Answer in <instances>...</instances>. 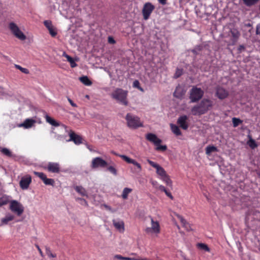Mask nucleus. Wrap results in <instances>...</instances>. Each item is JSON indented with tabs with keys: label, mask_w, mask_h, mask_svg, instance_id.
<instances>
[{
	"label": "nucleus",
	"mask_w": 260,
	"mask_h": 260,
	"mask_svg": "<svg viewBox=\"0 0 260 260\" xmlns=\"http://www.w3.org/2000/svg\"><path fill=\"white\" fill-rule=\"evenodd\" d=\"M45 118L46 119V121L51 125L54 126H60V128L62 129H64L66 132L69 133L70 138L69 140H66L67 142L72 141L76 145H79L82 143V138H81V137L76 134L71 130L69 129L68 127L67 126L63 124L60 125L59 123V122L56 121L53 118L50 117L47 114L45 115Z\"/></svg>",
	"instance_id": "nucleus-1"
},
{
	"label": "nucleus",
	"mask_w": 260,
	"mask_h": 260,
	"mask_svg": "<svg viewBox=\"0 0 260 260\" xmlns=\"http://www.w3.org/2000/svg\"><path fill=\"white\" fill-rule=\"evenodd\" d=\"M212 101L204 99L199 104L194 106L191 109L193 115L198 116L205 114L212 107Z\"/></svg>",
	"instance_id": "nucleus-2"
},
{
	"label": "nucleus",
	"mask_w": 260,
	"mask_h": 260,
	"mask_svg": "<svg viewBox=\"0 0 260 260\" xmlns=\"http://www.w3.org/2000/svg\"><path fill=\"white\" fill-rule=\"evenodd\" d=\"M127 126L132 129H136L143 126L140 118L131 113H127L125 117Z\"/></svg>",
	"instance_id": "nucleus-3"
},
{
	"label": "nucleus",
	"mask_w": 260,
	"mask_h": 260,
	"mask_svg": "<svg viewBox=\"0 0 260 260\" xmlns=\"http://www.w3.org/2000/svg\"><path fill=\"white\" fill-rule=\"evenodd\" d=\"M127 92L120 88L115 89L111 94V96L124 105H127Z\"/></svg>",
	"instance_id": "nucleus-4"
},
{
	"label": "nucleus",
	"mask_w": 260,
	"mask_h": 260,
	"mask_svg": "<svg viewBox=\"0 0 260 260\" xmlns=\"http://www.w3.org/2000/svg\"><path fill=\"white\" fill-rule=\"evenodd\" d=\"M203 95L204 91L201 88L193 86L190 90L189 99L190 102H196L200 100Z\"/></svg>",
	"instance_id": "nucleus-5"
},
{
	"label": "nucleus",
	"mask_w": 260,
	"mask_h": 260,
	"mask_svg": "<svg viewBox=\"0 0 260 260\" xmlns=\"http://www.w3.org/2000/svg\"><path fill=\"white\" fill-rule=\"evenodd\" d=\"M9 28L12 34L18 39L23 41L26 39L25 35L20 30L18 26L14 22H10Z\"/></svg>",
	"instance_id": "nucleus-6"
},
{
	"label": "nucleus",
	"mask_w": 260,
	"mask_h": 260,
	"mask_svg": "<svg viewBox=\"0 0 260 260\" xmlns=\"http://www.w3.org/2000/svg\"><path fill=\"white\" fill-rule=\"evenodd\" d=\"M10 209L17 216H20L24 212L23 205L16 200H12L10 202Z\"/></svg>",
	"instance_id": "nucleus-7"
},
{
	"label": "nucleus",
	"mask_w": 260,
	"mask_h": 260,
	"mask_svg": "<svg viewBox=\"0 0 260 260\" xmlns=\"http://www.w3.org/2000/svg\"><path fill=\"white\" fill-rule=\"evenodd\" d=\"M226 37L231 38L232 44H234L239 39L240 33L239 30L235 28H229L228 32H224Z\"/></svg>",
	"instance_id": "nucleus-8"
},
{
	"label": "nucleus",
	"mask_w": 260,
	"mask_h": 260,
	"mask_svg": "<svg viewBox=\"0 0 260 260\" xmlns=\"http://www.w3.org/2000/svg\"><path fill=\"white\" fill-rule=\"evenodd\" d=\"M154 8V6L150 3L148 2L144 4L142 9V14L145 20H147L149 18Z\"/></svg>",
	"instance_id": "nucleus-9"
},
{
	"label": "nucleus",
	"mask_w": 260,
	"mask_h": 260,
	"mask_svg": "<svg viewBox=\"0 0 260 260\" xmlns=\"http://www.w3.org/2000/svg\"><path fill=\"white\" fill-rule=\"evenodd\" d=\"M107 162L101 157H97L92 160L91 167L92 169L105 168L107 166Z\"/></svg>",
	"instance_id": "nucleus-10"
},
{
	"label": "nucleus",
	"mask_w": 260,
	"mask_h": 260,
	"mask_svg": "<svg viewBox=\"0 0 260 260\" xmlns=\"http://www.w3.org/2000/svg\"><path fill=\"white\" fill-rule=\"evenodd\" d=\"M151 227L147 228L145 229V232L147 233H156L158 234L160 232V226L158 221H154L153 218H151Z\"/></svg>",
	"instance_id": "nucleus-11"
},
{
	"label": "nucleus",
	"mask_w": 260,
	"mask_h": 260,
	"mask_svg": "<svg viewBox=\"0 0 260 260\" xmlns=\"http://www.w3.org/2000/svg\"><path fill=\"white\" fill-rule=\"evenodd\" d=\"M36 123V120L32 118L26 119L23 123L18 125L19 127H22L24 128L28 129L32 127Z\"/></svg>",
	"instance_id": "nucleus-12"
},
{
	"label": "nucleus",
	"mask_w": 260,
	"mask_h": 260,
	"mask_svg": "<svg viewBox=\"0 0 260 260\" xmlns=\"http://www.w3.org/2000/svg\"><path fill=\"white\" fill-rule=\"evenodd\" d=\"M187 116L186 115H183L179 117L177 120V123L179 125L180 127H181L183 129H187L188 125L187 122Z\"/></svg>",
	"instance_id": "nucleus-13"
},
{
	"label": "nucleus",
	"mask_w": 260,
	"mask_h": 260,
	"mask_svg": "<svg viewBox=\"0 0 260 260\" xmlns=\"http://www.w3.org/2000/svg\"><path fill=\"white\" fill-rule=\"evenodd\" d=\"M112 221L113 225L119 232H124L125 228L123 221L121 220L113 219Z\"/></svg>",
	"instance_id": "nucleus-14"
},
{
	"label": "nucleus",
	"mask_w": 260,
	"mask_h": 260,
	"mask_svg": "<svg viewBox=\"0 0 260 260\" xmlns=\"http://www.w3.org/2000/svg\"><path fill=\"white\" fill-rule=\"evenodd\" d=\"M146 139L153 143L154 145L160 144L161 143V140L157 138L156 135L152 133H149L146 136Z\"/></svg>",
	"instance_id": "nucleus-15"
},
{
	"label": "nucleus",
	"mask_w": 260,
	"mask_h": 260,
	"mask_svg": "<svg viewBox=\"0 0 260 260\" xmlns=\"http://www.w3.org/2000/svg\"><path fill=\"white\" fill-rule=\"evenodd\" d=\"M216 95L219 99L223 100L228 97L229 92L225 89L219 87L216 89Z\"/></svg>",
	"instance_id": "nucleus-16"
},
{
	"label": "nucleus",
	"mask_w": 260,
	"mask_h": 260,
	"mask_svg": "<svg viewBox=\"0 0 260 260\" xmlns=\"http://www.w3.org/2000/svg\"><path fill=\"white\" fill-rule=\"evenodd\" d=\"M47 169L50 172L57 173L59 170V165L57 163L49 162Z\"/></svg>",
	"instance_id": "nucleus-17"
},
{
	"label": "nucleus",
	"mask_w": 260,
	"mask_h": 260,
	"mask_svg": "<svg viewBox=\"0 0 260 260\" xmlns=\"http://www.w3.org/2000/svg\"><path fill=\"white\" fill-rule=\"evenodd\" d=\"M185 94V91L183 90L182 88L180 86L176 87L175 91L174 92V95L177 98L181 99Z\"/></svg>",
	"instance_id": "nucleus-18"
},
{
	"label": "nucleus",
	"mask_w": 260,
	"mask_h": 260,
	"mask_svg": "<svg viewBox=\"0 0 260 260\" xmlns=\"http://www.w3.org/2000/svg\"><path fill=\"white\" fill-rule=\"evenodd\" d=\"M62 56L67 58V60L70 62V66L72 68L77 67V64L75 62V60L68 55L65 52L63 53Z\"/></svg>",
	"instance_id": "nucleus-19"
},
{
	"label": "nucleus",
	"mask_w": 260,
	"mask_h": 260,
	"mask_svg": "<svg viewBox=\"0 0 260 260\" xmlns=\"http://www.w3.org/2000/svg\"><path fill=\"white\" fill-rule=\"evenodd\" d=\"M31 180H20L19 182L20 186L22 189H26L28 188L30 184Z\"/></svg>",
	"instance_id": "nucleus-20"
},
{
	"label": "nucleus",
	"mask_w": 260,
	"mask_h": 260,
	"mask_svg": "<svg viewBox=\"0 0 260 260\" xmlns=\"http://www.w3.org/2000/svg\"><path fill=\"white\" fill-rule=\"evenodd\" d=\"M14 219V216L11 214H8L6 215L5 217L1 219V222L2 224H8V222L13 220Z\"/></svg>",
	"instance_id": "nucleus-21"
},
{
	"label": "nucleus",
	"mask_w": 260,
	"mask_h": 260,
	"mask_svg": "<svg viewBox=\"0 0 260 260\" xmlns=\"http://www.w3.org/2000/svg\"><path fill=\"white\" fill-rule=\"evenodd\" d=\"M75 190L82 196H87L86 191L81 186H75L74 187Z\"/></svg>",
	"instance_id": "nucleus-22"
},
{
	"label": "nucleus",
	"mask_w": 260,
	"mask_h": 260,
	"mask_svg": "<svg viewBox=\"0 0 260 260\" xmlns=\"http://www.w3.org/2000/svg\"><path fill=\"white\" fill-rule=\"evenodd\" d=\"M218 151L217 147L214 146H208L206 148V154L208 155H210L213 152Z\"/></svg>",
	"instance_id": "nucleus-23"
},
{
	"label": "nucleus",
	"mask_w": 260,
	"mask_h": 260,
	"mask_svg": "<svg viewBox=\"0 0 260 260\" xmlns=\"http://www.w3.org/2000/svg\"><path fill=\"white\" fill-rule=\"evenodd\" d=\"M170 127L172 131L174 134H175L177 136H180L181 135L180 130L178 126L171 123L170 124Z\"/></svg>",
	"instance_id": "nucleus-24"
},
{
	"label": "nucleus",
	"mask_w": 260,
	"mask_h": 260,
	"mask_svg": "<svg viewBox=\"0 0 260 260\" xmlns=\"http://www.w3.org/2000/svg\"><path fill=\"white\" fill-rule=\"evenodd\" d=\"M79 80L84 85L87 86L91 85L92 82L87 76H83L79 78Z\"/></svg>",
	"instance_id": "nucleus-25"
},
{
	"label": "nucleus",
	"mask_w": 260,
	"mask_h": 260,
	"mask_svg": "<svg viewBox=\"0 0 260 260\" xmlns=\"http://www.w3.org/2000/svg\"><path fill=\"white\" fill-rule=\"evenodd\" d=\"M156 169L157 173L161 177H167L165 171L160 166H159L158 167H157Z\"/></svg>",
	"instance_id": "nucleus-26"
},
{
	"label": "nucleus",
	"mask_w": 260,
	"mask_h": 260,
	"mask_svg": "<svg viewBox=\"0 0 260 260\" xmlns=\"http://www.w3.org/2000/svg\"><path fill=\"white\" fill-rule=\"evenodd\" d=\"M132 191V189L129 188H125L122 192V197L123 199H126L128 194Z\"/></svg>",
	"instance_id": "nucleus-27"
},
{
	"label": "nucleus",
	"mask_w": 260,
	"mask_h": 260,
	"mask_svg": "<svg viewBox=\"0 0 260 260\" xmlns=\"http://www.w3.org/2000/svg\"><path fill=\"white\" fill-rule=\"evenodd\" d=\"M249 138V141L247 142V144L249 145V146L252 148V149H254L255 148V147H257V145L255 142V141L252 139L251 138V137H250V136H248Z\"/></svg>",
	"instance_id": "nucleus-28"
},
{
	"label": "nucleus",
	"mask_w": 260,
	"mask_h": 260,
	"mask_svg": "<svg viewBox=\"0 0 260 260\" xmlns=\"http://www.w3.org/2000/svg\"><path fill=\"white\" fill-rule=\"evenodd\" d=\"M1 152L4 154V155L9 156L11 157L12 156V153L11 151L6 148H1Z\"/></svg>",
	"instance_id": "nucleus-29"
},
{
	"label": "nucleus",
	"mask_w": 260,
	"mask_h": 260,
	"mask_svg": "<svg viewBox=\"0 0 260 260\" xmlns=\"http://www.w3.org/2000/svg\"><path fill=\"white\" fill-rule=\"evenodd\" d=\"M197 247L198 248L200 249L204 250L206 251L209 252L210 251V248L208 247L207 245L204 243H198L197 244Z\"/></svg>",
	"instance_id": "nucleus-30"
},
{
	"label": "nucleus",
	"mask_w": 260,
	"mask_h": 260,
	"mask_svg": "<svg viewBox=\"0 0 260 260\" xmlns=\"http://www.w3.org/2000/svg\"><path fill=\"white\" fill-rule=\"evenodd\" d=\"M45 250L46 254L49 258H55L56 257V254L55 253H52L49 247L46 246L45 247Z\"/></svg>",
	"instance_id": "nucleus-31"
},
{
	"label": "nucleus",
	"mask_w": 260,
	"mask_h": 260,
	"mask_svg": "<svg viewBox=\"0 0 260 260\" xmlns=\"http://www.w3.org/2000/svg\"><path fill=\"white\" fill-rule=\"evenodd\" d=\"M130 164H133L136 167V171L140 172L141 170V165L137 162L135 160H130Z\"/></svg>",
	"instance_id": "nucleus-32"
},
{
	"label": "nucleus",
	"mask_w": 260,
	"mask_h": 260,
	"mask_svg": "<svg viewBox=\"0 0 260 260\" xmlns=\"http://www.w3.org/2000/svg\"><path fill=\"white\" fill-rule=\"evenodd\" d=\"M9 202V199L7 197L3 196L0 198V207L6 205Z\"/></svg>",
	"instance_id": "nucleus-33"
},
{
	"label": "nucleus",
	"mask_w": 260,
	"mask_h": 260,
	"mask_svg": "<svg viewBox=\"0 0 260 260\" xmlns=\"http://www.w3.org/2000/svg\"><path fill=\"white\" fill-rule=\"evenodd\" d=\"M48 30L49 34L52 37H54L56 36L57 30L56 28L54 26H52L51 27L49 28Z\"/></svg>",
	"instance_id": "nucleus-34"
},
{
	"label": "nucleus",
	"mask_w": 260,
	"mask_h": 260,
	"mask_svg": "<svg viewBox=\"0 0 260 260\" xmlns=\"http://www.w3.org/2000/svg\"><path fill=\"white\" fill-rule=\"evenodd\" d=\"M76 201L77 202H79V203L82 206H88V203H87V201L84 199L80 198H76Z\"/></svg>",
	"instance_id": "nucleus-35"
},
{
	"label": "nucleus",
	"mask_w": 260,
	"mask_h": 260,
	"mask_svg": "<svg viewBox=\"0 0 260 260\" xmlns=\"http://www.w3.org/2000/svg\"><path fill=\"white\" fill-rule=\"evenodd\" d=\"M244 4L247 6H250L256 3L259 0H243Z\"/></svg>",
	"instance_id": "nucleus-36"
},
{
	"label": "nucleus",
	"mask_w": 260,
	"mask_h": 260,
	"mask_svg": "<svg viewBox=\"0 0 260 260\" xmlns=\"http://www.w3.org/2000/svg\"><path fill=\"white\" fill-rule=\"evenodd\" d=\"M15 67L16 69L19 70L23 73H25L26 74L29 73V71L26 68H22L20 66L18 65V64H15Z\"/></svg>",
	"instance_id": "nucleus-37"
},
{
	"label": "nucleus",
	"mask_w": 260,
	"mask_h": 260,
	"mask_svg": "<svg viewBox=\"0 0 260 260\" xmlns=\"http://www.w3.org/2000/svg\"><path fill=\"white\" fill-rule=\"evenodd\" d=\"M232 122L233 123V126L234 127H236L242 122V121L239 118L234 117L232 119Z\"/></svg>",
	"instance_id": "nucleus-38"
},
{
	"label": "nucleus",
	"mask_w": 260,
	"mask_h": 260,
	"mask_svg": "<svg viewBox=\"0 0 260 260\" xmlns=\"http://www.w3.org/2000/svg\"><path fill=\"white\" fill-rule=\"evenodd\" d=\"M156 146V150L157 151H165L167 150L166 145H161L160 144L155 145Z\"/></svg>",
	"instance_id": "nucleus-39"
},
{
	"label": "nucleus",
	"mask_w": 260,
	"mask_h": 260,
	"mask_svg": "<svg viewBox=\"0 0 260 260\" xmlns=\"http://www.w3.org/2000/svg\"><path fill=\"white\" fill-rule=\"evenodd\" d=\"M34 173L36 175V177H38L40 179H47L46 176L42 172H34Z\"/></svg>",
	"instance_id": "nucleus-40"
},
{
	"label": "nucleus",
	"mask_w": 260,
	"mask_h": 260,
	"mask_svg": "<svg viewBox=\"0 0 260 260\" xmlns=\"http://www.w3.org/2000/svg\"><path fill=\"white\" fill-rule=\"evenodd\" d=\"M44 24L45 26L48 29H49V28H50L53 26L51 21L50 20L44 21Z\"/></svg>",
	"instance_id": "nucleus-41"
},
{
	"label": "nucleus",
	"mask_w": 260,
	"mask_h": 260,
	"mask_svg": "<svg viewBox=\"0 0 260 260\" xmlns=\"http://www.w3.org/2000/svg\"><path fill=\"white\" fill-rule=\"evenodd\" d=\"M55 138L56 139H57L58 140L63 141L65 140L66 136L57 134V135H55Z\"/></svg>",
	"instance_id": "nucleus-42"
},
{
	"label": "nucleus",
	"mask_w": 260,
	"mask_h": 260,
	"mask_svg": "<svg viewBox=\"0 0 260 260\" xmlns=\"http://www.w3.org/2000/svg\"><path fill=\"white\" fill-rule=\"evenodd\" d=\"M119 156L128 164H130V160H133V159L124 155H120Z\"/></svg>",
	"instance_id": "nucleus-43"
},
{
	"label": "nucleus",
	"mask_w": 260,
	"mask_h": 260,
	"mask_svg": "<svg viewBox=\"0 0 260 260\" xmlns=\"http://www.w3.org/2000/svg\"><path fill=\"white\" fill-rule=\"evenodd\" d=\"M177 217L178 219L180 220L181 223L182 224L183 226H185V224L187 223V222L185 219L183 218L181 215H178Z\"/></svg>",
	"instance_id": "nucleus-44"
},
{
	"label": "nucleus",
	"mask_w": 260,
	"mask_h": 260,
	"mask_svg": "<svg viewBox=\"0 0 260 260\" xmlns=\"http://www.w3.org/2000/svg\"><path fill=\"white\" fill-rule=\"evenodd\" d=\"M108 170L111 173H112V174H113L114 175L116 174L117 171H116V169L114 167H113L112 166H110V167H108Z\"/></svg>",
	"instance_id": "nucleus-45"
},
{
	"label": "nucleus",
	"mask_w": 260,
	"mask_h": 260,
	"mask_svg": "<svg viewBox=\"0 0 260 260\" xmlns=\"http://www.w3.org/2000/svg\"><path fill=\"white\" fill-rule=\"evenodd\" d=\"M182 73V70L177 69L176 70V73L174 75L175 78H178L179 77H180Z\"/></svg>",
	"instance_id": "nucleus-46"
},
{
	"label": "nucleus",
	"mask_w": 260,
	"mask_h": 260,
	"mask_svg": "<svg viewBox=\"0 0 260 260\" xmlns=\"http://www.w3.org/2000/svg\"><path fill=\"white\" fill-rule=\"evenodd\" d=\"M43 180L45 184L53 185L54 180Z\"/></svg>",
	"instance_id": "nucleus-47"
},
{
	"label": "nucleus",
	"mask_w": 260,
	"mask_h": 260,
	"mask_svg": "<svg viewBox=\"0 0 260 260\" xmlns=\"http://www.w3.org/2000/svg\"><path fill=\"white\" fill-rule=\"evenodd\" d=\"M164 192L166 193V196L170 198L171 200H173L174 198L172 195L171 193L168 190L166 189L165 190Z\"/></svg>",
	"instance_id": "nucleus-48"
},
{
	"label": "nucleus",
	"mask_w": 260,
	"mask_h": 260,
	"mask_svg": "<svg viewBox=\"0 0 260 260\" xmlns=\"http://www.w3.org/2000/svg\"><path fill=\"white\" fill-rule=\"evenodd\" d=\"M148 162L152 167H154L155 169H156L159 166L158 164L155 163L154 162L149 160H148Z\"/></svg>",
	"instance_id": "nucleus-49"
},
{
	"label": "nucleus",
	"mask_w": 260,
	"mask_h": 260,
	"mask_svg": "<svg viewBox=\"0 0 260 260\" xmlns=\"http://www.w3.org/2000/svg\"><path fill=\"white\" fill-rule=\"evenodd\" d=\"M68 101L70 103V104L72 105V106H73L74 107H77V105L75 103H74L72 101V100L71 99H70L69 98H68Z\"/></svg>",
	"instance_id": "nucleus-50"
},
{
	"label": "nucleus",
	"mask_w": 260,
	"mask_h": 260,
	"mask_svg": "<svg viewBox=\"0 0 260 260\" xmlns=\"http://www.w3.org/2000/svg\"><path fill=\"white\" fill-rule=\"evenodd\" d=\"M36 247L38 249V251L39 252V253L41 255V256L42 257H44L43 253L42 250L41 249V248H40L39 246L38 245H36Z\"/></svg>",
	"instance_id": "nucleus-51"
},
{
	"label": "nucleus",
	"mask_w": 260,
	"mask_h": 260,
	"mask_svg": "<svg viewBox=\"0 0 260 260\" xmlns=\"http://www.w3.org/2000/svg\"><path fill=\"white\" fill-rule=\"evenodd\" d=\"M158 188L161 191H165V190H166L167 189L166 188V187L163 186V185H159L158 187Z\"/></svg>",
	"instance_id": "nucleus-52"
},
{
	"label": "nucleus",
	"mask_w": 260,
	"mask_h": 260,
	"mask_svg": "<svg viewBox=\"0 0 260 260\" xmlns=\"http://www.w3.org/2000/svg\"><path fill=\"white\" fill-rule=\"evenodd\" d=\"M108 42H109V43H111V44H114L115 43V41L114 40V39L111 37H109L108 38Z\"/></svg>",
	"instance_id": "nucleus-53"
},
{
	"label": "nucleus",
	"mask_w": 260,
	"mask_h": 260,
	"mask_svg": "<svg viewBox=\"0 0 260 260\" xmlns=\"http://www.w3.org/2000/svg\"><path fill=\"white\" fill-rule=\"evenodd\" d=\"M166 180V184H167L168 185H169V186H171V185H172V181H171V180L169 179V180Z\"/></svg>",
	"instance_id": "nucleus-54"
},
{
	"label": "nucleus",
	"mask_w": 260,
	"mask_h": 260,
	"mask_svg": "<svg viewBox=\"0 0 260 260\" xmlns=\"http://www.w3.org/2000/svg\"><path fill=\"white\" fill-rule=\"evenodd\" d=\"M158 1L162 5H165V4H166V1L167 0H158Z\"/></svg>",
	"instance_id": "nucleus-55"
},
{
	"label": "nucleus",
	"mask_w": 260,
	"mask_h": 260,
	"mask_svg": "<svg viewBox=\"0 0 260 260\" xmlns=\"http://www.w3.org/2000/svg\"><path fill=\"white\" fill-rule=\"evenodd\" d=\"M139 84V83L138 81H135L134 82V86L138 87Z\"/></svg>",
	"instance_id": "nucleus-56"
},
{
	"label": "nucleus",
	"mask_w": 260,
	"mask_h": 260,
	"mask_svg": "<svg viewBox=\"0 0 260 260\" xmlns=\"http://www.w3.org/2000/svg\"><path fill=\"white\" fill-rule=\"evenodd\" d=\"M31 177L29 175L26 176V178L25 179H31Z\"/></svg>",
	"instance_id": "nucleus-57"
},
{
	"label": "nucleus",
	"mask_w": 260,
	"mask_h": 260,
	"mask_svg": "<svg viewBox=\"0 0 260 260\" xmlns=\"http://www.w3.org/2000/svg\"><path fill=\"white\" fill-rule=\"evenodd\" d=\"M244 48V47L243 46H240V48H239V49H240V50L242 49H243Z\"/></svg>",
	"instance_id": "nucleus-58"
},
{
	"label": "nucleus",
	"mask_w": 260,
	"mask_h": 260,
	"mask_svg": "<svg viewBox=\"0 0 260 260\" xmlns=\"http://www.w3.org/2000/svg\"><path fill=\"white\" fill-rule=\"evenodd\" d=\"M105 207L107 209H110V208L107 205H105Z\"/></svg>",
	"instance_id": "nucleus-59"
},
{
	"label": "nucleus",
	"mask_w": 260,
	"mask_h": 260,
	"mask_svg": "<svg viewBox=\"0 0 260 260\" xmlns=\"http://www.w3.org/2000/svg\"><path fill=\"white\" fill-rule=\"evenodd\" d=\"M142 259H146V260H149L148 259L146 258H141Z\"/></svg>",
	"instance_id": "nucleus-60"
},
{
	"label": "nucleus",
	"mask_w": 260,
	"mask_h": 260,
	"mask_svg": "<svg viewBox=\"0 0 260 260\" xmlns=\"http://www.w3.org/2000/svg\"><path fill=\"white\" fill-rule=\"evenodd\" d=\"M205 197H206V198H207V200H209L208 197L206 195H205Z\"/></svg>",
	"instance_id": "nucleus-61"
},
{
	"label": "nucleus",
	"mask_w": 260,
	"mask_h": 260,
	"mask_svg": "<svg viewBox=\"0 0 260 260\" xmlns=\"http://www.w3.org/2000/svg\"><path fill=\"white\" fill-rule=\"evenodd\" d=\"M152 184H153V185H154V184H155L154 182H152Z\"/></svg>",
	"instance_id": "nucleus-62"
},
{
	"label": "nucleus",
	"mask_w": 260,
	"mask_h": 260,
	"mask_svg": "<svg viewBox=\"0 0 260 260\" xmlns=\"http://www.w3.org/2000/svg\"><path fill=\"white\" fill-rule=\"evenodd\" d=\"M192 52H194V53H196V51L194 50H192Z\"/></svg>",
	"instance_id": "nucleus-63"
}]
</instances>
